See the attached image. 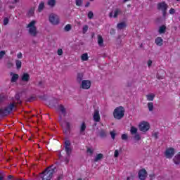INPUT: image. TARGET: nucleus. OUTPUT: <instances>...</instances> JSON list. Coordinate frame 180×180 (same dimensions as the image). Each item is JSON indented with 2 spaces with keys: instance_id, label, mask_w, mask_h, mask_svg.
I'll return each mask as SVG.
<instances>
[{
  "instance_id": "603ef678",
  "label": "nucleus",
  "mask_w": 180,
  "mask_h": 180,
  "mask_svg": "<svg viewBox=\"0 0 180 180\" xmlns=\"http://www.w3.org/2000/svg\"><path fill=\"white\" fill-rule=\"evenodd\" d=\"M58 56H63V49L58 50Z\"/></svg>"
},
{
  "instance_id": "79ce46f5",
  "label": "nucleus",
  "mask_w": 180,
  "mask_h": 180,
  "mask_svg": "<svg viewBox=\"0 0 180 180\" xmlns=\"http://www.w3.org/2000/svg\"><path fill=\"white\" fill-rule=\"evenodd\" d=\"M87 153L89 154V155H92V154H94V150L91 149V148H88Z\"/></svg>"
},
{
  "instance_id": "4468645a",
  "label": "nucleus",
  "mask_w": 180,
  "mask_h": 180,
  "mask_svg": "<svg viewBox=\"0 0 180 180\" xmlns=\"http://www.w3.org/2000/svg\"><path fill=\"white\" fill-rule=\"evenodd\" d=\"M118 15H122V10L120 8H116L114 12L110 13V18L113 16V18H117Z\"/></svg>"
},
{
  "instance_id": "4c0bfd02",
  "label": "nucleus",
  "mask_w": 180,
  "mask_h": 180,
  "mask_svg": "<svg viewBox=\"0 0 180 180\" xmlns=\"http://www.w3.org/2000/svg\"><path fill=\"white\" fill-rule=\"evenodd\" d=\"M110 136L112 140H115V138L116 137V131H110Z\"/></svg>"
},
{
  "instance_id": "20e7f679",
  "label": "nucleus",
  "mask_w": 180,
  "mask_h": 180,
  "mask_svg": "<svg viewBox=\"0 0 180 180\" xmlns=\"http://www.w3.org/2000/svg\"><path fill=\"white\" fill-rule=\"evenodd\" d=\"M49 20L51 25L57 26L60 24V16L56 13H51L49 17Z\"/></svg>"
},
{
  "instance_id": "4d7b16f0",
  "label": "nucleus",
  "mask_w": 180,
  "mask_h": 180,
  "mask_svg": "<svg viewBox=\"0 0 180 180\" xmlns=\"http://www.w3.org/2000/svg\"><path fill=\"white\" fill-rule=\"evenodd\" d=\"M157 78H158V79H162V76H160V75H157Z\"/></svg>"
},
{
  "instance_id": "a878e982",
  "label": "nucleus",
  "mask_w": 180,
  "mask_h": 180,
  "mask_svg": "<svg viewBox=\"0 0 180 180\" xmlns=\"http://www.w3.org/2000/svg\"><path fill=\"white\" fill-rule=\"evenodd\" d=\"M166 30H167V27H165V25H162L161 27H160V28H159L160 34H162L165 33Z\"/></svg>"
},
{
  "instance_id": "473e14b6",
  "label": "nucleus",
  "mask_w": 180,
  "mask_h": 180,
  "mask_svg": "<svg viewBox=\"0 0 180 180\" xmlns=\"http://www.w3.org/2000/svg\"><path fill=\"white\" fill-rule=\"evenodd\" d=\"M17 69L19 70L22 68V62L19 60H15Z\"/></svg>"
},
{
  "instance_id": "dca6fc26",
  "label": "nucleus",
  "mask_w": 180,
  "mask_h": 180,
  "mask_svg": "<svg viewBox=\"0 0 180 180\" xmlns=\"http://www.w3.org/2000/svg\"><path fill=\"white\" fill-rule=\"evenodd\" d=\"M164 40L162 38L158 37L155 39V43L157 44V46H162Z\"/></svg>"
},
{
  "instance_id": "e2e57ef3",
  "label": "nucleus",
  "mask_w": 180,
  "mask_h": 180,
  "mask_svg": "<svg viewBox=\"0 0 180 180\" xmlns=\"http://www.w3.org/2000/svg\"><path fill=\"white\" fill-rule=\"evenodd\" d=\"M128 1H129V0H124L123 2H124V3H126V2H127Z\"/></svg>"
},
{
  "instance_id": "aec40b11",
  "label": "nucleus",
  "mask_w": 180,
  "mask_h": 180,
  "mask_svg": "<svg viewBox=\"0 0 180 180\" xmlns=\"http://www.w3.org/2000/svg\"><path fill=\"white\" fill-rule=\"evenodd\" d=\"M98 44L100 47L103 46V38L101 35H98Z\"/></svg>"
},
{
  "instance_id": "e433bc0d",
  "label": "nucleus",
  "mask_w": 180,
  "mask_h": 180,
  "mask_svg": "<svg viewBox=\"0 0 180 180\" xmlns=\"http://www.w3.org/2000/svg\"><path fill=\"white\" fill-rule=\"evenodd\" d=\"M88 29H89V27L88 25H84L82 28V32L83 34H85V33H86V32H88Z\"/></svg>"
},
{
  "instance_id": "f257e3e1",
  "label": "nucleus",
  "mask_w": 180,
  "mask_h": 180,
  "mask_svg": "<svg viewBox=\"0 0 180 180\" xmlns=\"http://www.w3.org/2000/svg\"><path fill=\"white\" fill-rule=\"evenodd\" d=\"M54 174V169L48 167L39 176V180H51Z\"/></svg>"
},
{
  "instance_id": "c03bdc74",
  "label": "nucleus",
  "mask_w": 180,
  "mask_h": 180,
  "mask_svg": "<svg viewBox=\"0 0 180 180\" xmlns=\"http://www.w3.org/2000/svg\"><path fill=\"white\" fill-rule=\"evenodd\" d=\"M65 147H71V142L70 141H66L65 142Z\"/></svg>"
},
{
  "instance_id": "f8f14e48",
  "label": "nucleus",
  "mask_w": 180,
  "mask_h": 180,
  "mask_svg": "<svg viewBox=\"0 0 180 180\" xmlns=\"http://www.w3.org/2000/svg\"><path fill=\"white\" fill-rule=\"evenodd\" d=\"M93 119L94 122H101V115L99 114V110H94Z\"/></svg>"
},
{
  "instance_id": "7ed1b4c3",
  "label": "nucleus",
  "mask_w": 180,
  "mask_h": 180,
  "mask_svg": "<svg viewBox=\"0 0 180 180\" xmlns=\"http://www.w3.org/2000/svg\"><path fill=\"white\" fill-rule=\"evenodd\" d=\"M113 116L117 120H120L124 117V108L120 106L117 107L113 112Z\"/></svg>"
},
{
  "instance_id": "2eb2a0df",
  "label": "nucleus",
  "mask_w": 180,
  "mask_h": 180,
  "mask_svg": "<svg viewBox=\"0 0 180 180\" xmlns=\"http://www.w3.org/2000/svg\"><path fill=\"white\" fill-rule=\"evenodd\" d=\"M173 161L176 165H179L180 164V152L176 155L173 159Z\"/></svg>"
},
{
  "instance_id": "a211bd4d",
  "label": "nucleus",
  "mask_w": 180,
  "mask_h": 180,
  "mask_svg": "<svg viewBox=\"0 0 180 180\" xmlns=\"http://www.w3.org/2000/svg\"><path fill=\"white\" fill-rule=\"evenodd\" d=\"M103 158V154L102 153H98L96 155V157L94 158V162H98V161H101Z\"/></svg>"
},
{
  "instance_id": "5701e85b",
  "label": "nucleus",
  "mask_w": 180,
  "mask_h": 180,
  "mask_svg": "<svg viewBox=\"0 0 180 180\" xmlns=\"http://www.w3.org/2000/svg\"><path fill=\"white\" fill-rule=\"evenodd\" d=\"M18 79H19V75H18L16 73H13V76L11 77V82H16V81H18Z\"/></svg>"
},
{
  "instance_id": "39448f33",
  "label": "nucleus",
  "mask_w": 180,
  "mask_h": 180,
  "mask_svg": "<svg viewBox=\"0 0 180 180\" xmlns=\"http://www.w3.org/2000/svg\"><path fill=\"white\" fill-rule=\"evenodd\" d=\"M158 11H162L164 18L167 16V9H168V5H167L165 1L158 4Z\"/></svg>"
},
{
  "instance_id": "ddd939ff",
  "label": "nucleus",
  "mask_w": 180,
  "mask_h": 180,
  "mask_svg": "<svg viewBox=\"0 0 180 180\" xmlns=\"http://www.w3.org/2000/svg\"><path fill=\"white\" fill-rule=\"evenodd\" d=\"M30 80V75L28 73H23L22 75L21 76V81L22 82H29Z\"/></svg>"
},
{
  "instance_id": "a18cd8bd",
  "label": "nucleus",
  "mask_w": 180,
  "mask_h": 180,
  "mask_svg": "<svg viewBox=\"0 0 180 180\" xmlns=\"http://www.w3.org/2000/svg\"><path fill=\"white\" fill-rule=\"evenodd\" d=\"M8 23H9V19L8 18H5L4 20V25L5 26H6V25H8Z\"/></svg>"
},
{
  "instance_id": "5fc2aeb1",
  "label": "nucleus",
  "mask_w": 180,
  "mask_h": 180,
  "mask_svg": "<svg viewBox=\"0 0 180 180\" xmlns=\"http://www.w3.org/2000/svg\"><path fill=\"white\" fill-rule=\"evenodd\" d=\"M17 57L18 58H22L23 56L22 55V53L20 52L17 54Z\"/></svg>"
},
{
  "instance_id": "69168bd1",
  "label": "nucleus",
  "mask_w": 180,
  "mask_h": 180,
  "mask_svg": "<svg viewBox=\"0 0 180 180\" xmlns=\"http://www.w3.org/2000/svg\"><path fill=\"white\" fill-rule=\"evenodd\" d=\"M89 4H86V6H89Z\"/></svg>"
},
{
  "instance_id": "37998d69",
  "label": "nucleus",
  "mask_w": 180,
  "mask_h": 180,
  "mask_svg": "<svg viewBox=\"0 0 180 180\" xmlns=\"http://www.w3.org/2000/svg\"><path fill=\"white\" fill-rule=\"evenodd\" d=\"M77 6H81L82 5V0H76Z\"/></svg>"
},
{
  "instance_id": "c9c22d12",
  "label": "nucleus",
  "mask_w": 180,
  "mask_h": 180,
  "mask_svg": "<svg viewBox=\"0 0 180 180\" xmlns=\"http://www.w3.org/2000/svg\"><path fill=\"white\" fill-rule=\"evenodd\" d=\"M59 110L61 112L63 115H65V108L63 105H59Z\"/></svg>"
},
{
  "instance_id": "bb28decb",
  "label": "nucleus",
  "mask_w": 180,
  "mask_h": 180,
  "mask_svg": "<svg viewBox=\"0 0 180 180\" xmlns=\"http://www.w3.org/2000/svg\"><path fill=\"white\" fill-rule=\"evenodd\" d=\"M81 58H82V61H88L89 58V57L88 56V53H83L81 56Z\"/></svg>"
},
{
  "instance_id": "393cba45",
  "label": "nucleus",
  "mask_w": 180,
  "mask_h": 180,
  "mask_svg": "<svg viewBox=\"0 0 180 180\" xmlns=\"http://www.w3.org/2000/svg\"><path fill=\"white\" fill-rule=\"evenodd\" d=\"M138 129L135 127H131L130 129V133L132 136H134V134H137Z\"/></svg>"
},
{
  "instance_id": "bf43d9fd",
  "label": "nucleus",
  "mask_w": 180,
  "mask_h": 180,
  "mask_svg": "<svg viewBox=\"0 0 180 180\" xmlns=\"http://www.w3.org/2000/svg\"><path fill=\"white\" fill-rule=\"evenodd\" d=\"M12 178H13V176H12V175L8 176V179H12Z\"/></svg>"
},
{
  "instance_id": "b1692460",
  "label": "nucleus",
  "mask_w": 180,
  "mask_h": 180,
  "mask_svg": "<svg viewBox=\"0 0 180 180\" xmlns=\"http://www.w3.org/2000/svg\"><path fill=\"white\" fill-rule=\"evenodd\" d=\"M65 151L67 155H68V157H70V155H71V151H72V149L71 148V146H66V147H65Z\"/></svg>"
},
{
  "instance_id": "c85d7f7f",
  "label": "nucleus",
  "mask_w": 180,
  "mask_h": 180,
  "mask_svg": "<svg viewBox=\"0 0 180 180\" xmlns=\"http://www.w3.org/2000/svg\"><path fill=\"white\" fill-rule=\"evenodd\" d=\"M154 98H155V95L153 94L146 95L147 101H154Z\"/></svg>"
},
{
  "instance_id": "13d9d810",
  "label": "nucleus",
  "mask_w": 180,
  "mask_h": 180,
  "mask_svg": "<svg viewBox=\"0 0 180 180\" xmlns=\"http://www.w3.org/2000/svg\"><path fill=\"white\" fill-rule=\"evenodd\" d=\"M53 102H54V103H57L58 100H53V101H51V103H53Z\"/></svg>"
},
{
  "instance_id": "4be33fe9",
  "label": "nucleus",
  "mask_w": 180,
  "mask_h": 180,
  "mask_svg": "<svg viewBox=\"0 0 180 180\" xmlns=\"http://www.w3.org/2000/svg\"><path fill=\"white\" fill-rule=\"evenodd\" d=\"M86 129V125H85V123L83 122L80 127V134H85V129Z\"/></svg>"
},
{
  "instance_id": "8fccbe9b",
  "label": "nucleus",
  "mask_w": 180,
  "mask_h": 180,
  "mask_svg": "<svg viewBox=\"0 0 180 180\" xmlns=\"http://www.w3.org/2000/svg\"><path fill=\"white\" fill-rule=\"evenodd\" d=\"M153 137H154V139H158V132H154L153 134Z\"/></svg>"
},
{
  "instance_id": "9d476101",
  "label": "nucleus",
  "mask_w": 180,
  "mask_h": 180,
  "mask_svg": "<svg viewBox=\"0 0 180 180\" xmlns=\"http://www.w3.org/2000/svg\"><path fill=\"white\" fill-rule=\"evenodd\" d=\"M139 178L141 180H146V178H147V171L146 169H141L139 172Z\"/></svg>"
},
{
  "instance_id": "a19ab883",
  "label": "nucleus",
  "mask_w": 180,
  "mask_h": 180,
  "mask_svg": "<svg viewBox=\"0 0 180 180\" xmlns=\"http://www.w3.org/2000/svg\"><path fill=\"white\" fill-rule=\"evenodd\" d=\"M129 136H127V134H124L121 136L122 140H127Z\"/></svg>"
},
{
  "instance_id": "0e129e2a",
  "label": "nucleus",
  "mask_w": 180,
  "mask_h": 180,
  "mask_svg": "<svg viewBox=\"0 0 180 180\" xmlns=\"http://www.w3.org/2000/svg\"><path fill=\"white\" fill-rule=\"evenodd\" d=\"M127 180H130V177H127Z\"/></svg>"
},
{
  "instance_id": "423d86ee",
  "label": "nucleus",
  "mask_w": 180,
  "mask_h": 180,
  "mask_svg": "<svg viewBox=\"0 0 180 180\" xmlns=\"http://www.w3.org/2000/svg\"><path fill=\"white\" fill-rule=\"evenodd\" d=\"M166 158H172L175 155V149L174 148H169L165 152Z\"/></svg>"
},
{
  "instance_id": "cd10ccee",
  "label": "nucleus",
  "mask_w": 180,
  "mask_h": 180,
  "mask_svg": "<svg viewBox=\"0 0 180 180\" xmlns=\"http://www.w3.org/2000/svg\"><path fill=\"white\" fill-rule=\"evenodd\" d=\"M100 137H102V139H104V137H106L108 134H106V131L105 129H101L99 132Z\"/></svg>"
},
{
  "instance_id": "6ab92c4d",
  "label": "nucleus",
  "mask_w": 180,
  "mask_h": 180,
  "mask_svg": "<svg viewBox=\"0 0 180 180\" xmlns=\"http://www.w3.org/2000/svg\"><path fill=\"white\" fill-rule=\"evenodd\" d=\"M56 0H48L47 5L50 6V8H54L56 6Z\"/></svg>"
},
{
  "instance_id": "6e6d98bb",
  "label": "nucleus",
  "mask_w": 180,
  "mask_h": 180,
  "mask_svg": "<svg viewBox=\"0 0 180 180\" xmlns=\"http://www.w3.org/2000/svg\"><path fill=\"white\" fill-rule=\"evenodd\" d=\"M110 34H115V32L114 29H111L110 32Z\"/></svg>"
},
{
  "instance_id": "58836bf2",
  "label": "nucleus",
  "mask_w": 180,
  "mask_h": 180,
  "mask_svg": "<svg viewBox=\"0 0 180 180\" xmlns=\"http://www.w3.org/2000/svg\"><path fill=\"white\" fill-rule=\"evenodd\" d=\"M34 13V10L31 8L28 12V16H33Z\"/></svg>"
},
{
  "instance_id": "1a4fd4ad",
  "label": "nucleus",
  "mask_w": 180,
  "mask_h": 180,
  "mask_svg": "<svg viewBox=\"0 0 180 180\" xmlns=\"http://www.w3.org/2000/svg\"><path fill=\"white\" fill-rule=\"evenodd\" d=\"M13 108H15V103H11L2 111L3 116H7V115H9V113L13 110Z\"/></svg>"
},
{
  "instance_id": "9b49d317",
  "label": "nucleus",
  "mask_w": 180,
  "mask_h": 180,
  "mask_svg": "<svg viewBox=\"0 0 180 180\" xmlns=\"http://www.w3.org/2000/svg\"><path fill=\"white\" fill-rule=\"evenodd\" d=\"M82 89H89L91 88V81L89 80H83L82 82Z\"/></svg>"
},
{
  "instance_id": "09e8293b",
  "label": "nucleus",
  "mask_w": 180,
  "mask_h": 180,
  "mask_svg": "<svg viewBox=\"0 0 180 180\" xmlns=\"http://www.w3.org/2000/svg\"><path fill=\"white\" fill-rule=\"evenodd\" d=\"M169 12L170 15H174V13H175V9H174L173 8H171Z\"/></svg>"
},
{
  "instance_id": "7c9ffc66",
  "label": "nucleus",
  "mask_w": 180,
  "mask_h": 180,
  "mask_svg": "<svg viewBox=\"0 0 180 180\" xmlns=\"http://www.w3.org/2000/svg\"><path fill=\"white\" fill-rule=\"evenodd\" d=\"M43 9H44V2L41 1L39 5L38 11L41 12Z\"/></svg>"
},
{
  "instance_id": "864d4df0",
  "label": "nucleus",
  "mask_w": 180,
  "mask_h": 180,
  "mask_svg": "<svg viewBox=\"0 0 180 180\" xmlns=\"http://www.w3.org/2000/svg\"><path fill=\"white\" fill-rule=\"evenodd\" d=\"M153 61L151 60H148V67H151Z\"/></svg>"
},
{
  "instance_id": "c756f323",
  "label": "nucleus",
  "mask_w": 180,
  "mask_h": 180,
  "mask_svg": "<svg viewBox=\"0 0 180 180\" xmlns=\"http://www.w3.org/2000/svg\"><path fill=\"white\" fill-rule=\"evenodd\" d=\"M125 27H126V22H120L117 25V28L120 30L124 29Z\"/></svg>"
},
{
  "instance_id": "412c9836",
  "label": "nucleus",
  "mask_w": 180,
  "mask_h": 180,
  "mask_svg": "<svg viewBox=\"0 0 180 180\" xmlns=\"http://www.w3.org/2000/svg\"><path fill=\"white\" fill-rule=\"evenodd\" d=\"M147 106L149 112H153V110H154V103L149 102L148 103Z\"/></svg>"
},
{
  "instance_id": "f03ea898",
  "label": "nucleus",
  "mask_w": 180,
  "mask_h": 180,
  "mask_svg": "<svg viewBox=\"0 0 180 180\" xmlns=\"http://www.w3.org/2000/svg\"><path fill=\"white\" fill-rule=\"evenodd\" d=\"M27 29H28V32L33 37L37 36V27H36V20L31 21L27 25Z\"/></svg>"
},
{
  "instance_id": "72a5a7b5",
  "label": "nucleus",
  "mask_w": 180,
  "mask_h": 180,
  "mask_svg": "<svg viewBox=\"0 0 180 180\" xmlns=\"http://www.w3.org/2000/svg\"><path fill=\"white\" fill-rule=\"evenodd\" d=\"M134 140H136V141H140V140H141V136H140V134H134Z\"/></svg>"
},
{
  "instance_id": "de8ad7c7",
  "label": "nucleus",
  "mask_w": 180,
  "mask_h": 180,
  "mask_svg": "<svg viewBox=\"0 0 180 180\" xmlns=\"http://www.w3.org/2000/svg\"><path fill=\"white\" fill-rule=\"evenodd\" d=\"M7 67L8 68H12V67H13V63H12L11 62H8L7 63Z\"/></svg>"
},
{
  "instance_id": "f704fd0d",
  "label": "nucleus",
  "mask_w": 180,
  "mask_h": 180,
  "mask_svg": "<svg viewBox=\"0 0 180 180\" xmlns=\"http://www.w3.org/2000/svg\"><path fill=\"white\" fill-rule=\"evenodd\" d=\"M71 29H72V26L70 24L66 25L64 27L65 32H70V30H71Z\"/></svg>"
},
{
  "instance_id": "f3484780",
  "label": "nucleus",
  "mask_w": 180,
  "mask_h": 180,
  "mask_svg": "<svg viewBox=\"0 0 180 180\" xmlns=\"http://www.w3.org/2000/svg\"><path fill=\"white\" fill-rule=\"evenodd\" d=\"M82 79H84V74L83 73H77V81L79 84L82 82Z\"/></svg>"
},
{
  "instance_id": "6e6552de",
  "label": "nucleus",
  "mask_w": 180,
  "mask_h": 180,
  "mask_svg": "<svg viewBox=\"0 0 180 180\" xmlns=\"http://www.w3.org/2000/svg\"><path fill=\"white\" fill-rule=\"evenodd\" d=\"M139 130L141 131H148L150 130V124L147 122H143L139 124Z\"/></svg>"
},
{
  "instance_id": "0eeeda50",
  "label": "nucleus",
  "mask_w": 180,
  "mask_h": 180,
  "mask_svg": "<svg viewBox=\"0 0 180 180\" xmlns=\"http://www.w3.org/2000/svg\"><path fill=\"white\" fill-rule=\"evenodd\" d=\"M61 126L63 129V131L65 134H68L70 133V130L71 129V124L70 122L67 121H64L62 124Z\"/></svg>"
},
{
  "instance_id": "2f4dec72",
  "label": "nucleus",
  "mask_w": 180,
  "mask_h": 180,
  "mask_svg": "<svg viewBox=\"0 0 180 180\" xmlns=\"http://www.w3.org/2000/svg\"><path fill=\"white\" fill-rule=\"evenodd\" d=\"M15 103H22V101H20V97L19 96V94L15 95Z\"/></svg>"
},
{
  "instance_id": "49530a36",
  "label": "nucleus",
  "mask_w": 180,
  "mask_h": 180,
  "mask_svg": "<svg viewBox=\"0 0 180 180\" xmlns=\"http://www.w3.org/2000/svg\"><path fill=\"white\" fill-rule=\"evenodd\" d=\"M114 157H115V158H117V157H119V150H115Z\"/></svg>"
},
{
  "instance_id": "3c124183",
  "label": "nucleus",
  "mask_w": 180,
  "mask_h": 180,
  "mask_svg": "<svg viewBox=\"0 0 180 180\" xmlns=\"http://www.w3.org/2000/svg\"><path fill=\"white\" fill-rule=\"evenodd\" d=\"M4 56H5V51H2L0 52V59L3 58Z\"/></svg>"
},
{
  "instance_id": "680f3d73",
  "label": "nucleus",
  "mask_w": 180,
  "mask_h": 180,
  "mask_svg": "<svg viewBox=\"0 0 180 180\" xmlns=\"http://www.w3.org/2000/svg\"><path fill=\"white\" fill-rule=\"evenodd\" d=\"M0 180H4V176H0Z\"/></svg>"
},
{
  "instance_id": "ea45409f",
  "label": "nucleus",
  "mask_w": 180,
  "mask_h": 180,
  "mask_svg": "<svg viewBox=\"0 0 180 180\" xmlns=\"http://www.w3.org/2000/svg\"><path fill=\"white\" fill-rule=\"evenodd\" d=\"M89 19H92L94 18V13L92 11H89L87 15Z\"/></svg>"
},
{
  "instance_id": "052dcab7",
  "label": "nucleus",
  "mask_w": 180,
  "mask_h": 180,
  "mask_svg": "<svg viewBox=\"0 0 180 180\" xmlns=\"http://www.w3.org/2000/svg\"><path fill=\"white\" fill-rule=\"evenodd\" d=\"M19 1V0H14L13 1V4H16L17 2H18Z\"/></svg>"
},
{
  "instance_id": "774afa93",
  "label": "nucleus",
  "mask_w": 180,
  "mask_h": 180,
  "mask_svg": "<svg viewBox=\"0 0 180 180\" xmlns=\"http://www.w3.org/2000/svg\"><path fill=\"white\" fill-rule=\"evenodd\" d=\"M90 1H94V0H90Z\"/></svg>"
},
{
  "instance_id": "338daca9",
  "label": "nucleus",
  "mask_w": 180,
  "mask_h": 180,
  "mask_svg": "<svg viewBox=\"0 0 180 180\" xmlns=\"http://www.w3.org/2000/svg\"><path fill=\"white\" fill-rule=\"evenodd\" d=\"M77 180H82V179H78Z\"/></svg>"
}]
</instances>
